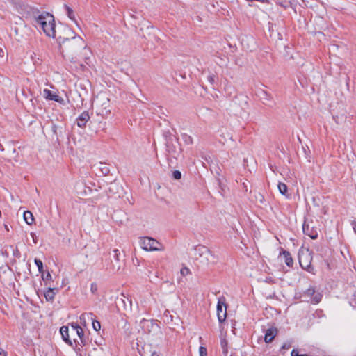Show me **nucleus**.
<instances>
[{
    "mask_svg": "<svg viewBox=\"0 0 356 356\" xmlns=\"http://www.w3.org/2000/svg\"><path fill=\"white\" fill-rule=\"evenodd\" d=\"M4 227H5L6 230L9 231V228H8V225H5Z\"/></svg>",
    "mask_w": 356,
    "mask_h": 356,
    "instance_id": "obj_38",
    "label": "nucleus"
},
{
    "mask_svg": "<svg viewBox=\"0 0 356 356\" xmlns=\"http://www.w3.org/2000/svg\"><path fill=\"white\" fill-rule=\"evenodd\" d=\"M151 356H160V355L156 351H152V354H151Z\"/></svg>",
    "mask_w": 356,
    "mask_h": 356,
    "instance_id": "obj_35",
    "label": "nucleus"
},
{
    "mask_svg": "<svg viewBox=\"0 0 356 356\" xmlns=\"http://www.w3.org/2000/svg\"><path fill=\"white\" fill-rule=\"evenodd\" d=\"M60 50L64 56H68L72 61L80 49L86 47L84 40L79 35H74L71 38H58Z\"/></svg>",
    "mask_w": 356,
    "mask_h": 356,
    "instance_id": "obj_1",
    "label": "nucleus"
},
{
    "mask_svg": "<svg viewBox=\"0 0 356 356\" xmlns=\"http://www.w3.org/2000/svg\"><path fill=\"white\" fill-rule=\"evenodd\" d=\"M139 245L145 251L161 250L159 246L161 244L155 239L150 237H143L139 239Z\"/></svg>",
    "mask_w": 356,
    "mask_h": 356,
    "instance_id": "obj_5",
    "label": "nucleus"
},
{
    "mask_svg": "<svg viewBox=\"0 0 356 356\" xmlns=\"http://www.w3.org/2000/svg\"><path fill=\"white\" fill-rule=\"evenodd\" d=\"M200 356H207V350L205 347L200 346L199 348Z\"/></svg>",
    "mask_w": 356,
    "mask_h": 356,
    "instance_id": "obj_27",
    "label": "nucleus"
},
{
    "mask_svg": "<svg viewBox=\"0 0 356 356\" xmlns=\"http://www.w3.org/2000/svg\"><path fill=\"white\" fill-rule=\"evenodd\" d=\"M1 217V211H0V218Z\"/></svg>",
    "mask_w": 356,
    "mask_h": 356,
    "instance_id": "obj_40",
    "label": "nucleus"
},
{
    "mask_svg": "<svg viewBox=\"0 0 356 356\" xmlns=\"http://www.w3.org/2000/svg\"><path fill=\"white\" fill-rule=\"evenodd\" d=\"M92 106L97 115L102 117H107L111 113L110 99L104 92H100L95 97Z\"/></svg>",
    "mask_w": 356,
    "mask_h": 356,
    "instance_id": "obj_3",
    "label": "nucleus"
},
{
    "mask_svg": "<svg viewBox=\"0 0 356 356\" xmlns=\"http://www.w3.org/2000/svg\"><path fill=\"white\" fill-rule=\"evenodd\" d=\"M208 80L209 82H211V83H213L215 81V77L213 75H211L208 77Z\"/></svg>",
    "mask_w": 356,
    "mask_h": 356,
    "instance_id": "obj_32",
    "label": "nucleus"
},
{
    "mask_svg": "<svg viewBox=\"0 0 356 356\" xmlns=\"http://www.w3.org/2000/svg\"><path fill=\"white\" fill-rule=\"evenodd\" d=\"M228 343L225 339H221L220 340V346L222 349V352L224 355L226 356L228 353V348H227Z\"/></svg>",
    "mask_w": 356,
    "mask_h": 356,
    "instance_id": "obj_20",
    "label": "nucleus"
},
{
    "mask_svg": "<svg viewBox=\"0 0 356 356\" xmlns=\"http://www.w3.org/2000/svg\"><path fill=\"white\" fill-rule=\"evenodd\" d=\"M114 253H115V257L116 259H119V255H120V252L118 249H115L113 250Z\"/></svg>",
    "mask_w": 356,
    "mask_h": 356,
    "instance_id": "obj_31",
    "label": "nucleus"
},
{
    "mask_svg": "<svg viewBox=\"0 0 356 356\" xmlns=\"http://www.w3.org/2000/svg\"><path fill=\"white\" fill-rule=\"evenodd\" d=\"M197 251L202 258L201 261L206 264H213L216 261L215 255L205 246H200Z\"/></svg>",
    "mask_w": 356,
    "mask_h": 356,
    "instance_id": "obj_6",
    "label": "nucleus"
},
{
    "mask_svg": "<svg viewBox=\"0 0 356 356\" xmlns=\"http://www.w3.org/2000/svg\"><path fill=\"white\" fill-rule=\"evenodd\" d=\"M277 187H278V190H279L280 193L282 195H283L284 196H286V197L289 196V194H288V187H287V186L284 183L279 182L278 185H277Z\"/></svg>",
    "mask_w": 356,
    "mask_h": 356,
    "instance_id": "obj_19",
    "label": "nucleus"
},
{
    "mask_svg": "<svg viewBox=\"0 0 356 356\" xmlns=\"http://www.w3.org/2000/svg\"><path fill=\"white\" fill-rule=\"evenodd\" d=\"M298 257L300 266L303 269L310 271L312 258L308 250L300 253Z\"/></svg>",
    "mask_w": 356,
    "mask_h": 356,
    "instance_id": "obj_7",
    "label": "nucleus"
},
{
    "mask_svg": "<svg viewBox=\"0 0 356 356\" xmlns=\"http://www.w3.org/2000/svg\"><path fill=\"white\" fill-rule=\"evenodd\" d=\"M290 347H291V344L289 343H285L282 345V349L288 350L290 348Z\"/></svg>",
    "mask_w": 356,
    "mask_h": 356,
    "instance_id": "obj_29",
    "label": "nucleus"
},
{
    "mask_svg": "<svg viewBox=\"0 0 356 356\" xmlns=\"http://www.w3.org/2000/svg\"><path fill=\"white\" fill-rule=\"evenodd\" d=\"M70 327V334L72 337H73V341L74 343H77L81 346H84L86 344V339L84 337L83 328L75 323H71Z\"/></svg>",
    "mask_w": 356,
    "mask_h": 356,
    "instance_id": "obj_4",
    "label": "nucleus"
},
{
    "mask_svg": "<svg viewBox=\"0 0 356 356\" xmlns=\"http://www.w3.org/2000/svg\"><path fill=\"white\" fill-rule=\"evenodd\" d=\"M60 332L62 335L63 339L70 346H72V341L70 339V330L68 327L67 326H62L60 329Z\"/></svg>",
    "mask_w": 356,
    "mask_h": 356,
    "instance_id": "obj_10",
    "label": "nucleus"
},
{
    "mask_svg": "<svg viewBox=\"0 0 356 356\" xmlns=\"http://www.w3.org/2000/svg\"><path fill=\"white\" fill-rule=\"evenodd\" d=\"M90 119V115L88 112L84 111L77 118V125L80 127H83L86 125L87 122Z\"/></svg>",
    "mask_w": 356,
    "mask_h": 356,
    "instance_id": "obj_11",
    "label": "nucleus"
},
{
    "mask_svg": "<svg viewBox=\"0 0 356 356\" xmlns=\"http://www.w3.org/2000/svg\"><path fill=\"white\" fill-rule=\"evenodd\" d=\"M243 186H244V188H245V191H247V188H246V187H247V186H246V184H245V183H243Z\"/></svg>",
    "mask_w": 356,
    "mask_h": 356,
    "instance_id": "obj_39",
    "label": "nucleus"
},
{
    "mask_svg": "<svg viewBox=\"0 0 356 356\" xmlns=\"http://www.w3.org/2000/svg\"><path fill=\"white\" fill-rule=\"evenodd\" d=\"M311 298H312V302L313 303L317 304L321 300L322 295L320 293L316 292L315 294H314V296Z\"/></svg>",
    "mask_w": 356,
    "mask_h": 356,
    "instance_id": "obj_21",
    "label": "nucleus"
},
{
    "mask_svg": "<svg viewBox=\"0 0 356 356\" xmlns=\"http://www.w3.org/2000/svg\"><path fill=\"white\" fill-rule=\"evenodd\" d=\"M281 255L284 257V262L288 266H291L293 264L291 254L286 250H282Z\"/></svg>",
    "mask_w": 356,
    "mask_h": 356,
    "instance_id": "obj_16",
    "label": "nucleus"
},
{
    "mask_svg": "<svg viewBox=\"0 0 356 356\" xmlns=\"http://www.w3.org/2000/svg\"><path fill=\"white\" fill-rule=\"evenodd\" d=\"M55 290H57L55 288H49L45 292H44V296L47 301H51L54 299L55 296Z\"/></svg>",
    "mask_w": 356,
    "mask_h": 356,
    "instance_id": "obj_17",
    "label": "nucleus"
},
{
    "mask_svg": "<svg viewBox=\"0 0 356 356\" xmlns=\"http://www.w3.org/2000/svg\"><path fill=\"white\" fill-rule=\"evenodd\" d=\"M34 26L44 33L49 37L54 38L56 37V24L53 15L49 13H43L34 19Z\"/></svg>",
    "mask_w": 356,
    "mask_h": 356,
    "instance_id": "obj_2",
    "label": "nucleus"
},
{
    "mask_svg": "<svg viewBox=\"0 0 356 356\" xmlns=\"http://www.w3.org/2000/svg\"><path fill=\"white\" fill-rule=\"evenodd\" d=\"M98 291L97 284L95 282L92 283L90 285V291L93 294H96Z\"/></svg>",
    "mask_w": 356,
    "mask_h": 356,
    "instance_id": "obj_25",
    "label": "nucleus"
},
{
    "mask_svg": "<svg viewBox=\"0 0 356 356\" xmlns=\"http://www.w3.org/2000/svg\"><path fill=\"white\" fill-rule=\"evenodd\" d=\"M35 264L38 268V271L40 273H41L43 269V264H42V261L38 259H35Z\"/></svg>",
    "mask_w": 356,
    "mask_h": 356,
    "instance_id": "obj_23",
    "label": "nucleus"
},
{
    "mask_svg": "<svg viewBox=\"0 0 356 356\" xmlns=\"http://www.w3.org/2000/svg\"><path fill=\"white\" fill-rule=\"evenodd\" d=\"M217 316L220 323H222L227 316L226 305L223 302L220 300L217 305Z\"/></svg>",
    "mask_w": 356,
    "mask_h": 356,
    "instance_id": "obj_9",
    "label": "nucleus"
},
{
    "mask_svg": "<svg viewBox=\"0 0 356 356\" xmlns=\"http://www.w3.org/2000/svg\"><path fill=\"white\" fill-rule=\"evenodd\" d=\"M172 177L177 180L180 179L181 178V172L179 170H175L172 173Z\"/></svg>",
    "mask_w": 356,
    "mask_h": 356,
    "instance_id": "obj_26",
    "label": "nucleus"
},
{
    "mask_svg": "<svg viewBox=\"0 0 356 356\" xmlns=\"http://www.w3.org/2000/svg\"><path fill=\"white\" fill-rule=\"evenodd\" d=\"M0 356H7L6 353L0 348Z\"/></svg>",
    "mask_w": 356,
    "mask_h": 356,
    "instance_id": "obj_34",
    "label": "nucleus"
},
{
    "mask_svg": "<svg viewBox=\"0 0 356 356\" xmlns=\"http://www.w3.org/2000/svg\"><path fill=\"white\" fill-rule=\"evenodd\" d=\"M47 279V278H51V275L49 273H47V276H46Z\"/></svg>",
    "mask_w": 356,
    "mask_h": 356,
    "instance_id": "obj_37",
    "label": "nucleus"
},
{
    "mask_svg": "<svg viewBox=\"0 0 356 356\" xmlns=\"http://www.w3.org/2000/svg\"><path fill=\"white\" fill-rule=\"evenodd\" d=\"M64 8L65 10V12H66V14L67 15V17L72 21L74 22L76 25L79 27V25L76 21V15H75V13L73 10V9L70 7L69 6H67V4H65L64 5Z\"/></svg>",
    "mask_w": 356,
    "mask_h": 356,
    "instance_id": "obj_13",
    "label": "nucleus"
},
{
    "mask_svg": "<svg viewBox=\"0 0 356 356\" xmlns=\"http://www.w3.org/2000/svg\"><path fill=\"white\" fill-rule=\"evenodd\" d=\"M189 273V269L188 268H184L181 270V273L184 275Z\"/></svg>",
    "mask_w": 356,
    "mask_h": 356,
    "instance_id": "obj_30",
    "label": "nucleus"
},
{
    "mask_svg": "<svg viewBox=\"0 0 356 356\" xmlns=\"http://www.w3.org/2000/svg\"><path fill=\"white\" fill-rule=\"evenodd\" d=\"M42 96L47 100H53L58 103L63 102V99L61 97H60L56 92H52L47 88L43 90Z\"/></svg>",
    "mask_w": 356,
    "mask_h": 356,
    "instance_id": "obj_8",
    "label": "nucleus"
},
{
    "mask_svg": "<svg viewBox=\"0 0 356 356\" xmlns=\"http://www.w3.org/2000/svg\"><path fill=\"white\" fill-rule=\"evenodd\" d=\"M277 330L275 328H269L266 330L265 336H264V341L266 343H270L271 342L275 337L277 335Z\"/></svg>",
    "mask_w": 356,
    "mask_h": 356,
    "instance_id": "obj_12",
    "label": "nucleus"
},
{
    "mask_svg": "<svg viewBox=\"0 0 356 356\" xmlns=\"http://www.w3.org/2000/svg\"><path fill=\"white\" fill-rule=\"evenodd\" d=\"M91 321H92L93 329L96 331L99 330L101 328L100 323L98 321L94 320L93 318Z\"/></svg>",
    "mask_w": 356,
    "mask_h": 356,
    "instance_id": "obj_24",
    "label": "nucleus"
},
{
    "mask_svg": "<svg viewBox=\"0 0 356 356\" xmlns=\"http://www.w3.org/2000/svg\"><path fill=\"white\" fill-rule=\"evenodd\" d=\"M316 291H315V289L313 287H309V289H307L305 293V294L308 296V297H310L312 298L314 294H315Z\"/></svg>",
    "mask_w": 356,
    "mask_h": 356,
    "instance_id": "obj_22",
    "label": "nucleus"
},
{
    "mask_svg": "<svg viewBox=\"0 0 356 356\" xmlns=\"http://www.w3.org/2000/svg\"><path fill=\"white\" fill-rule=\"evenodd\" d=\"M291 356H307L306 354H299L296 350H293L291 353Z\"/></svg>",
    "mask_w": 356,
    "mask_h": 356,
    "instance_id": "obj_28",
    "label": "nucleus"
},
{
    "mask_svg": "<svg viewBox=\"0 0 356 356\" xmlns=\"http://www.w3.org/2000/svg\"><path fill=\"white\" fill-rule=\"evenodd\" d=\"M24 219L28 225H32L34 222L33 215L30 211L24 212Z\"/></svg>",
    "mask_w": 356,
    "mask_h": 356,
    "instance_id": "obj_18",
    "label": "nucleus"
},
{
    "mask_svg": "<svg viewBox=\"0 0 356 356\" xmlns=\"http://www.w3.org/2000/svg\"><path fill=\"white\" fill-rule=\"evenodd\" d=\"M92 316L93 314L91 312L82 314L79 318L80 324L83 327H86L87 321L92 320Z\"/></svg>",
    "mask_w": 356,
    "mask_h": 356,
    "instance_id": "obj_15",
    "label": "nucleus"
},
{
    "mask_svg": "<svg viewBox=\"0 0 356 356\" xmlns=\"http://www.w3.org/2000/svg\"><path fill=\"white\" fill-rule=\"evenodd\" d=\"M351 225L353 226V229L355 233L356 234V221L355 220L352 221Z\"/></svg>",
    "mask_w": 356,
    "mask_h": 356,
    "instance_id": "obj_33",
    "label": "nucleus"
},
{
    "mask_svg": "<svg viewBox=\"0 0 356 356\" xmlns=\"http://www.w3.org/2000/svg\"><path fill=\"white\" fill-rule=\"evenodd\" d=\"M31 236H32V238H33V240L34 243H36L37 242H36V241H35V234H34V233H33V232H32V233H31Z\"/></svg>",
    "mask_w": 356,
    "mask_h": 356,
    "instance_id": "obj_36",
    "label": "nucleus"
},
{
    "mask_svg": "<svg viewBox=\"0 0 356 356\" xmlns=\"http://www.w3.org/2000/svg\"><path fill=\"white\" fill-rule=\"evenodd\" d=\"M303 232L305 234L309 236L312 239H316L318 237L316 231L310 229L308 225H303L302 227Z\"/></svg>",
    "mask_w": 356,
    "mask_h": 356,
    "instance_id": "obj_14",
    "label": "nucleus"
}]
</instances>
